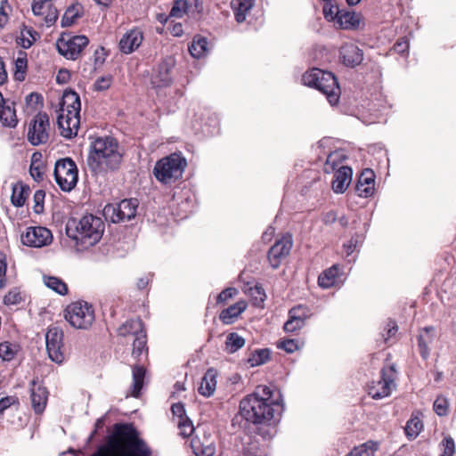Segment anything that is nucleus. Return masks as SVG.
I'll list each match as a JSON object with an SVG mask.
<instances>
[{
	"mask_svg": "<svg viewBox=\"0 0 456 456\" xmlns=\"http://www.w3.org/2000/svg\"><path fill=\"white\" fill-rule=\"evenodd\" d=\"M91 456H152V451L132 424H116Z\"/></svg>",
	"mask_w": 456,
	"mask_h": 456,
	"instance_id": "1",
	"label": "nucleus"
},
{
	"mask_svg": "<svg viewBox=\"0 0 456 456\" xmlns=\"http://www.w3.org/2000/svg\"><path fill=\"white\" fill-rule=\"evenodd\" d=\"M122 161L118 144L112 137H98L90 146L87 167L94 175H102L117 170Z\"/></svg>",
	"mask_w": 456,
	"mask_h": 456,
	"instance_id": "2",
	"label": "nucleus"
},
{
	"mask_svg": "<svg viewBox=\"0 0 456 456\" xmlns=\"http://www.w3.org/2000/svg\"><path fill=\"white\" fill-rule=\"evenodd\" d=\"M240 413L248 422L267 427L266 430L260 434L265 440L271 437L273 429L272 422L274 419L273 402H267L259 393H253L240 401Z\"/></svg>",
	"mask_w": 456,
	"mask_h": 456,
	"instance_id": "3",
	"label": "nucleus"
},
{
	"mask_svg": "<svg viewBox=\"0 0 456 456\" xmlns=\"http://www.w3.org/2000/svg\"><path fill=\"white\" fill-rule=\"evenodd\" d=\"M103 231L104 223L93 215L85 216L79 220L72 218L66 225L67 235L86 248L95 245L101 240Z\"/></svg>",
	"mask_w": 456,
	"mask_h": 456,
	"instance_id": "4",
	"label": "nucleus"
},
{
	"mask_svg": "<svg viewBox=\"0 0 456 456\" xmlns=\"http://www.w3.org/2000/svg\"><path fill=\"white\" fill-rule=\"evenodd\" d=\"M302 82L322 92L331 105L338 102L341 90L336 77L331 72L314 68L303 75Z\"/></svg>",
	"mask_w": 456,
	"mask_h": 456,
	"instance_id": "5",
	"label": "nucleus"
},
{
	"mask_svg": "<svg viewBox=\"0 0 456 456\" xmlns=\"http://www.w3.org/2000/svg\"><path fill=\"white\" fill-rule=\"evenodd\" d=\"M187 166L186 159L174 153L156 162L153 175L162 183H171L182 177Z\"/></svg>",
	"mask_w": 456,
	"mask_h": 456,
	"instance_id": "6",
	"label": "nucleus"
},
{
	"mask_svg": "<svg viewBox=\"0 0 456 456\" xmlns=\"http://www.w3.org/2000/svg\"><path fill=\"white\" fill-rule=\"evenodd\" d=\"M119 337L134 338L132 355L135 358L139 357L145 350L147 352V337L144 330L143 323L140 319H133L126 321L118 329Z\"/></svg>",
	"mask_w": 456,
	"mask_h": 456,
	"instance_id": "7",
	"label": "nucleus"
},
{
	"mask_svg": "<svg viewBox=\"0 0 456 456\" xmlns=\"http://www.w3.org/2000/svg\"><path fill=\"white\" fill-rule=\"evenodd\" d=\"M64 317L76 329H87L94 320L91 305L85 301H77L69 305L64 311Z\"/></svg>",
	"mask_w": 456,
	"mask_h": 456,
	"instance_id": "8",
	"label": "nucleus"
},
{
	"mask_svg": "<svg viewBox=\"0 0 456 456\" xmlns=\"http://www.w3.org/2000/svg\"><path fill=\"white\" fill-rule=\"evenodd\" d=\"M54 177L57 184L64 191H70L77 184L78 172L76 163L70 158L56 161Z\"/></svg>",
	"mask_w": 456,
	"mask_h": 456,
	"instance_id": "9",
	"label": "nucleus"
},
{
	"mask_svg": "<svg viewBox=\"0 0 456 456\" xmlns=\"http://www.w3.org/2000/svg\"><path fill=\"white\" fill-rule=\"evenodd\" d=\"M137 199H126L118 204H108L103 208V216L112 223L130 221L136 216Z\"/></svg>",
	"mask_w": 456,
	"mask_h": 456,
	"instance_id": "10",
	"label": "nucleus"
},
{
	"mask_svg": "<svg viewBox=\"0 0 456 456\" xmlns=\"http://www.w3.org/2000/svg\"><path fill=\"white\" fill-rule=\"evenodd\" d=\"M89 43L86 36L62 35L56 42L58 53L68 60H77Z\"/></svg>",
	"mask_w": 456,
	"mask_h": 456,
	"instance_id": "11",
	"label": "nucleus"
},
{
	"mask_svg": "<svg viewBox=\"0 0 456 456\" xmlns=\"http://www.w3.org/2000/svg\"><path fill=\"white\" fill-rule=\"evenodd\" d=\"M396 378V371L394 365L381 370L380 379L372 382L369 386V395L373 399H381L388 396L392 389L395 387V379Z\"/></svg>",
	"mask_w": 456,
	"mask_h": 456,
	"instance_id": "12",
	"label": "nucleus"
},
{
	"mask_svg": "<svg viewBox=\"0 0 456 456\" xmlns=\"http://www.w3.org/2000/svg\"><path fill=\"white\" fill-rule=\"evenodd\" d=\"M49 126L48 115L37 113L28 126V141L34 146L45 143L49 139Z\"/></svg>",
	"mask_w": 456,
	"mask_h": 456,
	"instance_id": "13",
	"label": "nucleus"
},
{
	"mask_svg": "<svg viewBox=\"0 0 456 456\" xmlns=\"http://www.w3.org/2000/svg\"><path fill=\"white\" fill-rule=\"evenodd\" d=\"M46 351L49 358L61 363L65 357L63 353V332L58 327H51L45 334Z\"/></svg>",
	"mask_w": 456,
	"mask_h": 456,
	"instance_id": "14",
	"label": "nucleus"
},
{
	"mask_svg": "<svg viewBox=\"0 0 456 456\" xmlns=\"http://www.w3.org/2000/svg\"><path fill=\"white\" fill-rule=\"evenodd\" d=\"M23 245L31 248H42L52 242L53 235L49 229L43 226H29L21 233Z\"/></svg>",
	"mask_w": 456,
	"mask_h": 456,
	"instance_id": "15",
	"label": "nucleus"
},
{
	"mask_svg": "<svg viewBox=\"0 0 456 456\" xmlns=\"http://www.w3.org/2000/svg\"><path fill=\"white\" fill-rule=\"evenodd\" d=\"M292 245V236L287 233L271 247L267 257L273 269H277L281 261L289 255Z\"/></svg>",
	"mask_w": 456,
	"mask_h": 456,
	"instance_id": "16",
	"label": "nucleus"
},
{
	"mask_svg": "<svg viewBox=\"0 0 456 456\" xmlns=\"http://www.w3.org/2000/svg\"><path fill=\"white\" fill-rule=\"evenodd\" d=\"M203 12L202 0H175L170 11L173 17L181 18L183 14L197 19Z\"/></svg>",
	"mask_w": 456,
	"mask_h": 456,
	"instance_id": "17",
	"label": "nucleus"
},
{
	"mask_svg": "<svg viewBox=\"0 0 456 456\" xmlns=\"http://www.w3.org/2000/svg\"><path fill=\"white\" fill-rule=\"evenodd\" d=\"M191 447L196 456H214L216 453V437L210 433L196 436L191 441Z\"/></svg>",
	"mask_w": 456,
	"mask_h": 456,
	"instance_id": "18",
	"label": "nucleus"
},
{
	"mask_svg": "<svg viewBox=\"0 0 456 456\" xmlns=\"http://www.w3.org/2000/svg\"><path fill=\"white\" fill-rule=\"evenodd\" d=\"M30 387L31 405L36 413H42L46 406L48 393L45 387L33 379Z\"/></svg>",
	"mask_w": 456,
	"mask_h": 456,
	"instance_id": "19",
	"label": "nucleus"
},
{
	"mask_svg": "<svg viewBox=\"0 0 456 456\" xmlns=\"http://www.w3.org/2000/svg\"><path fill=\"white\" fill-rule=\"evenodd\" d=\"M340 55L345 65L354 67L363 60L362 51L354 44L346 43L340 49Z\"/></svg>",
	"mask_w": 456,
	"mask_h": 456,
	"instance_id": "20",
	"label": "nucleus"
},
{
	"mask_svg": "<svg viewBox=\"0 0 456 456\" xmlns=\"http://www.w3.org/2000/svg\"><path fill=\"white\" fill-rule=\"evenodd\" d=\"M80 98L74 91H66L62 96L60 111L68 116H79Z\"/></svg>",
	"mask_w": 456,
	"mask_h": 456,
	"instance_id": "21",
	"label": "nucleus"
},
{
	"mask_svg": "<svg viewBox=\"0 0 456 456\" xmlns=\"http://www.w3.org/2000/svg\"><path fill=\"white\" fill-rule=\"evenodd\" d=\"M142 41V33L138 29L126 32L119 41V48L123 53L128 54L139 47Z\"/></svg>",
	"mask_w": 456,
	"mask_h": 456,
	"instance_id": "22",
	"label": "nucleus"
},
{
	"mask_svg": "<svg viewBox=\"0 0 456 456\" xmlns=\"http://www.w3.org/2000/svg\"><path fill=\"white\" fill-rule=\"evenodd\" d=\"M352 173V169L348 167H340L336 171L332 181V189L336 193H343L347 189Z\"/></svg>",
	"mask_w": 456,
	"mask_h": 456,
	"instance_id": "23",
	"label": "nucleus"
},
{
	"mask_svg": "<svg viewBox=\"0 0 456 456\" xmlns=\"http://www.w3.org/2000/svg\"><path fill=\"white\" fill-rule=\"evenodd\" d=\"M435 329L432 326L426 327L419 331L418 336V346L421 357L426 360L429 356V345L433 343L435 338Z\"/></svg>",
	"mask_w": 456,
	"mask_h": 456,
	"instance_id": "24",
	"label": "nucleus"
},
{
	"mask_svg": "<svg viewBox=\"0 0 456 456\" xmlns=\"http://www.w3.org/2000/svg\"><path fill=\"white\" fill-rule=\"evenodd\" d=\"M255 2L256 0H232L231 7L238 23H242L246 20L248 14L255 5Z\"/></svg>",
	"mask_w": 456,
	"mask_h": 456,
	"instance_id": "25",
	"label": "nucleus"
},
{
	"mask_svg": "<svg viewBox=\"0 0 456 456\" xmlns=\"http://www.w3.org/2000/svg\"><path fill=\"white\" fill-rule=\"evenodd\" d=\"M216 370L209 369L203 376L198 391L200 395L206 397L211 396L216 387Z\"/></svg>",
	"mask_w": 456,
	"mask_h": 456,
	"instance_id": "26",
	"label": "nucleus"
},
{
	"mask_svg": "<svg viewBox=\"0 0 456 456\" xmlns=\"http://www.w3.org/2000/svg\"><path fill=\"white\" fill-rule=\"evenodd\" d=\"M248 305L245 301H239L228 308L224 309L220 314V320L225 324H231L247 308Z\"/></svg>",
	"mask_w": 456,
	"mask_h": 456,
	"instance_id": "27",
	"label": "nucleus"
},
{
	"mask_svg": "<svg viewBox=\"0 0 456 456\" xmlns=\"http://www.w3.org/2000/svg\"><path fill=\"white\" fill-rule=\"evenodd\" d=\"M337 22L344 29L357 28L360 25V15L354 12L341 11Z\"/></svg>",
	"mask_w": 456,
	"mask_h": 456,
	"instance_id": "28",
	"label": "nucleus"
},
{
	"mask_svg": "<svg viewBox=\"0 0 456 456\" xmlns=\"http://www.w3.org/2000/svg\"><path fill=\"white\" fill-rule=\"evenodd\" d=\"M29 193L30 189L28 185H25L21 183L13 184L11 197L12 205L15 207H22L25 204V201Z\"/></svg>",
	"mask_w": 456,
	"mask_h": 456,
	"instance_id": "29",
	"label": "nucleus"
},
{
	"mask_svg": "<svg viewBox=\"0 0 456 456\" xmlns=\"http://www.w3.org/2000/svg\"><path fill=\"white\" fill-rule=\"evenodd\" d=\"M174 66V61L171 59L163 61L158 69V74L155 79H159L158 86H168L171 82L170 71ZM157 83V81L155 82Z\"/></svg>",
	"mask_w": 456,
	"mask_h": 456,
	"instance_id": "30",
	"label": "nucleus"
},
{
	"mask_svg": "<svg viewBox=\"0 0 456 456\" xmlns=\"http://www.w3.org/2000/svg\"><path fill=\"white\" fill-rule=\"evenodd\" d=\"M146 370L142 366L134 365L133 367L132 374H133V383H132V390L131 395L134 397H138L140 391L143 386V380L145 377Z\"/></svg>",
	"mask_w": 456,
	"mask_h": 456,
	"instance_id": "31",
	"label": "nucleus"
},
{
	"mask_svg": "<svg viewBox=\"0 0 456 456\" xmlns=\"http://www.w3.org/2000/svg\"><path fill=\"white\" fill-rule=\"evenodd\" d=\"M338 274V267L334 265L327 270L323 271L318 278V284L323 289H329L336 283Z\"/></svg>",
	"mask_w": 456,
	"mask_h": 456,
	"instance_id": "32",
	"label": "nucleus"
},
{
	"mask_svg": "<svg viewBox=\"0 0 456 456\" xmlns=\"http://www.w3.org/2000/svg\"><path fill=\"white\" fill-rule=\"evenodd\" d=\"M13 105V102H12V106L4 103L0 110V121L4 126L15 127L18 123Z\"/></svg>",
	"mask_w": 456,
	"mask_h": 456,
	"instance_id": "33",
	"label": "nucleus"
},
{
	"mask_svg": "<svg viewBox=\"0 0 456 456\" xmlns=\"http://www.w3.org/2000/svg\"><path fill=\"white\" fill-rule=\"evenodd\" d=\"M208 40L205 37H194L191 45L189 46V52L194 58H201L208 51Z\"/></svg>",
	"mask_w": 456,
	"mask_h": 456,
	"instance_id": "34",
	"label": "nucleus"
},
{
	"mask_svg": "<svg viewBox=\"0 0 456 456\" xmlns=\"http://www.w3.org/2000/svg\"><path fill=\"white\" fill-rule=\"evenodd\" d=\"M44 282L46 287L60 295H66L68 293L66 283L57 277L46 276L44 278Z\"/></svg>",
	"mask_w": 456,
	"mask_h": 456,
	"instance_id": "35",
	"label": "nucleus"
},
{
	"mask_svg": "<svg viewBox=\"0 0 456 456\" xmlns=\"http://www.w3.org/2000/svg\"><path fill=\"white\" fill-rule=\"evenodd\" d=\"M245 345V339L239 334L232 332L230 333L225 341L226 350L229 353H235Z\"/></svg>",
	"mask_w": 456,
	"mask_h": 456,
	"instance_id": "36",
	"label": "nucleus"
},
{
	"mask_svg": "<svg viewBox=\"0 0 456 456\" xmlns=\"http://www.w3.org/2000/svg\"><path fill=\"white\" fill-rule=\"evenodd\" d=\"M296 312L297 310L289 311V318L285 322L283 327L286 332H294L302 329L305 326V321H303L302 318L299 316L296 317Z\"/></svg>",
	"mask_w": 456,
	"mask_h": 456,
	"instance_id": "37",
	"label": "nucleus"
},
{
	"mask_svg": "<svg viewBox=\"0 0 456 456\" xmlns=\"http://www.w3.org/2000/svg\"><path fill=\"white\" fill-rule=\"evenodd\" d=\"M270 358V350L267 348L256 350L248 357V362L250 366H258L265 363Z\"/></svg>",
	"mask_w": 456,
	"mask_h": 456,
	"instance_id": "38",
	"label": "nucleus"
},
{
	"mask_svg": "<svg viewBox=\"0 0 456 456\" xmlns=\"http://www.w3.org/2000/svg\"><path fill=\"white\" fill-rule=\"evenodd\" d=\"M27 57L26 53L23 52L20 53V55L14 61L15 64V72L14 77L18 81H23L25 79V73L27 69Z\"/></svg>",
	"mask_w": 456,
	"mask_h": 456,
	"instance_id": "39",
	"label": "nucleus"
},
{
	"mask_svg": "<svg viewBox=\"0 0 456 456\" xmlns=\"http://www.w3.org/2000/svg\"><path fill=\"white\" fill-rule=\"evenodd\" d=\"M61 134L65 138H71L77 135L79 126V116H68V125L64 126Z\"/></svg>",
	"mask_w": 456,
	"mask_h": 456,
	"instance_id": "40",
	"label": "nucleus"
},
{
	"mask_svg": "<svg viewBox=\"0 0 456 456\" xmlns=\"http://www.w3.org/2000/svg\"><path fill=\"white\" fill-rule=\"evenodd\" d=\"M422 428H423V425L419 419H418V418L411 419L407 421V424L405 427L406 436L411 439H414L419 434Z\"/></svg>",
	"mask_w": 456,
	"mask_h": 456,
	"instance_id": "41",
	"label": "nucleus"
},
{
	"mask_svg": "<svg viewBox=\"0 0 456 456\" xmlns=\"http://www.w3.org/2000/svg\"><path fill=\"white\" fill-rule=\"evenodd\" d=\"M377 450V447L374 444H363L359 447L354 448L348 456H372L373 452Z\"/></svg>",
	"mask_w": 456,
	"mask_h": 456,
	"instance_id": "42",
	"label": "nucleus"
},
{
	"mask_svg": "<svg viewBox=\"0 0 456 456\" xmlns=\"http://www.w3.org/2000/svg\"><path fill=\"white\" fill-rule=\"evenodd\" d=\"M52 6H53V4H49L43 0H33L31 8L35 15L43 16Z\"/></svg>",
	"mask_w": 456,
	"mask_h": 456,
	"instance_id": "43",
	"label": "nucleus"
},
{
	"mask_svg": "<svg viewBox=\"0 0 456 456\" xmlns=\"http://www.w3.org/2000/svg\"><path fill=\"white\" fill-rule=\"evenodd\" d=\"M177 425L180 434L184 437L190 436L194 431L193 424L189 418L178 419Z\"/></svg>",
	"mask_w": 456,
	"mask_h": 456,
	"instance_id": "44",
	"label": "nucleus"
},
{
	"mask_svg": "<svg viewBox=\"0 0 456 456\" xmlns=\"http://www.w3.org/2000/svg\"><path fill=\"white\" fill-rule=\"evenodd\" d=\"M14 346L9 342L0 344V357L4 361L12 360L15 355Z\"/></svg>",
	"mask_w": 456,
	"mask_h": 456,
	"instance_id": "45",
	"label": "nucleus"
},
{
	"mask_svg": "<svg viewBox=\"0 0 456 456\" xmlns=\"http://www.w3.org/2000/svg\"><path fill=\"white\" fill-rule=\"evenodd\" d=\"M78 13L76 12L75 7L69 8L61 18V27H69L78 18Z\"/></svg>",
	"mask_w": 456,
	"mask_h": 456,
	"instance_id": "46",
	"label": "nucleus"
},
{
	"mask_svg": "<svg viewBox=\"0 0 456 456\" xmlns=\"http://www.w3.org/2000/svg\"><path fill=\"white\" fill-rule=\"evenodd\" d=\"M434 411L439 416H445L448 412L447 399L443 396H438L434 403Z\"/></svg>",
	"mask_w": 456,
	"mask_h": 456,
	"instance_id": "47",
	"label": "nucleus"
},
{
	"mask_svg": "<svg viewBox=\"0 0 456 456\" xmlns=\"http://www.w3.org/2000/svg\"><path fill=\"white\" fill-rule=\"evenodd\" d=\"M341 11L337 5L331 4H325L323 6V15L327 20H333L338 19V14Z\"/></svg>",
	"mask_w": 456,
	"mask_h": 456,
	"instance_id": "48",
	"label": "nucleus"
},
{
	"mask_svg": "<svg viewBox=\"0 0 456 456\" xmlns=\"http://www.w3.org/2000/svg\"><path fill=\"white\" fill-rule=\"evenodd\" d=\"M21 299H22V297L20 295V292L17 289H14L10 290L4 296V302L7 305H18L19 303H20Z\"/></svg>",
	"mask_w": 456,
	"mask_h": 456,
	"instance_id": "49",
	"label": "nucleus"
},
{
	"mask_svg": "<svg viewBox=\"0 0 456 456\" xmlns=\"http://www.w3.org/2000/svg\"><path fill=\"white\" fill-rule=\"evenodd\" d=\"M45 197V192L43 190H37L33 197L35 206L34 211L37 214H40L44 209V200Z\"/></svg>",
	"mask_w": 456,
	"mask_h": 456,
	"instance_id": "50",
	"label": "nucleus"
},
{
	"mask_svg": "<svg viewBox=\"0 0 456 456\" xmlns=\"http://www.w3.org/2000/svg\"><path fill=\"white\" fill-rule=\"evenodd\" d=\"M111 83H112L111 76H110V75L103 76V77H99L94 82V88L96 91H104V90H107L108 88H110V86H111Z\"/></svg>",
	"mask_w": 456,
	"mask_h": 456,
	"instance_id": "51",
	"label": "nucleus"
},
{
	"mask_svg": "<svg viewBox=\"0 0 456 456\" xmlns=\"http://www.w3.org/2000/svg\"><path fill=\"white\" fill-rule=\"evenodd\" d=\"M444 449L442 456H452L454 453V441L452 437H444L441 443Z\"/></svg>",
	"mask_w": 456,
	"mask_h": 456,
	"instance_id": "52",
	"label": "nucleus"
},
{
	"mask_svg": "<svg viewBox=\"0 0 456 456\" xmlns=\"http://www.w3.org/2000/svg\"><path fill=\"white\" fill-rule=\"evenodd\" d=\"M247 452L254 456H261L265 452V445L259 446L257 441H253L247 448Z\"/></svg>",
	"mask_w": 456,
	"mask_h": 456,
	"instance_id": "53",
	"label": "nucleus"
},
{
	"mask_svg": "<svg viewBox=\"0 0 456 456\" xmlns=\"http://www.w3.org/2000/svg\"><path fill=\"white\" fill-rule=\"evenodd\" d=\"M44 16L45 21L48 27L54 24L58 19L59 13L56 7L52 6Z\"/></svg>",
	"mask_w": 456,
	"mask_h": 456,
	"instance_id": "54",
	"label": "nucleus"
},
{
	"mask_svg": "<svg viewBox=\"0 0 456 456\" xmlns=\"http://www.w3.org/2000/svg\"><path fill=\"white\" fill-rule=\"evenodd\" d=\"M238 293L235 288H227L224 289L216 298L217 303H224L232 298Z\"/></svg>",
	"mask_w": 456,
	"mask_h": 456,
	"instance_id": "55",
	"label": "nucleus"
},
{
	"mask_svg": "<svg viewBox=\"0 0 456 456\" xmlns=\"http://www.w3.org/2000/svg\"><path fill=\"white\" fill-rule=\"evenodd\" d=\"M356 192L362 198H368L373 193L374 186L372 184H356Z\"/></svg>",
	"mask_w": 456,
	"mask_h": 456,
	"instance_id": "56",
	"label": "nucleus"
},
{
	"mask_svg": "<svg viewBox=\"0 0 456 456\" xmlns=\"http://www.w3.org/2000/svg\"><path fill=\"white\" fill-rule=\"evenodd\" d=\"M372 184L374 186V174L371 170L366 169L364 170L358 180L357 184Z\"/></svg>",
	"mask_w": 456,
	"mask_h": 456,
	"instance_id": "57",
	"label": "nucleus"
},
{
	"mask_svg": "<svg viewBox=\"0 0 456 456\" xmlns=\"http://www.w3.org/2000/svg\"><path fill=\"white\" fill-rule=\"evenodd\" d=\"M278 347L285 350L287 353H293L297 349V344L294 339H286L281 341Z\"/></svg>",
	"mask_w": 456,
	"mask_h": 456,
	"instance_id": "58",
	"label": "nucleus"
},
{
	"mask_svg": "<svg viewBox=\"0 0 456 456\" xmlns=\"http://www.w3.org/2000/svg\"><path fill=\"white\" fill-rule=\"evenodd\" d=\"M171 411L173 412V415L177 417L178 419H183L187 418L185 416V410L183 403H174L171 407Z\"/></svg>",
	"mask_w": 456,
	"mask_h": 456,
	"instance_id": "59",
	"label": "nucleus"
},
{
	"mask_svg": "<svg viewBox=\"0 0 456 456\" xmlns=\"http://www.w3.org/2000/svg\"><path fill=\"white\" fill-rule=\"evenodd\" d=\"M337 158L338 155L336 153L330 154L327 158L326 163H325V171L326 172H331L334 171L337 167Z\"/></svg>",
	"mask_w": 456,
	"mask_h": 456,
	"instance_id": "60",
	"label": "nucleus"
},
{
	"mask_svg": "<svg viewBox=\"0 0 456 456\" xmlns=\"http://www.w3.org/2000/svg\"><path fill=\"white\" fill-rule=\"evenodd\" d=\"M408 48H409V44H408L407 39H405L404 37L398 39L393 47L394 51L398 53H403L404 52H406L408 50Z\"/></svg>",
	"mask_w": 456,
	"mask_h": 456,
	"instance_id": "61",
	"label": "nucleus"
},
{
	"mask_svg": "<svg viewBox=\"0 0 456 456\" xmlns=\"http://www.w3.org/2000/svg\"><path fill=\"white\" fill-rule=\"evenodd\" d=\"M255 393H259L261 396L266 398L267 402H273V405H274L273 400H272L273 391L270 387L266 386H259L256 387V391Z\"/></svg>",
	"mask_w": 456,
	"mask_h": 456,
	"instance_id": "62",
	"label": "nucleus"
},
{
	"mask_svg": "<svg viewBox=\"0 0 456 456\" xmlns=\"http://www.w3.org/2000/svg\"><path fill=\"white\" fill-rule=\"evenodd\" d=\"M70 79V73L68 69H60L56 76L58 84H66Z\"/></svg>",
	"mask_w": 456,
	"mask_h": 456,
	"instance_id": "63",
	"label": "nucleus"
},
{
	"mask_svg": "<svg viewBox=\"0 0 456 456\" xmlns=\"http://www.w3.org/2000/svg\"><path fill=\"white\" fill-rule=\"evenodd\" d=\"M29 172L34 180L40 181L43 179V172L39 167L35 166L34 162L30 166Z\"/></svg>",
	"mask_w": 456,
	"mask_h": 456,
	"instance_id": "64",
	"label": "nucleus"
}]
</instances>
